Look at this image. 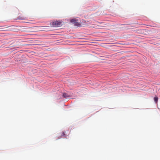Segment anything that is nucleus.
I'll use <instances>...</instances> for the list:
<instances>
[{"label": "nucleus", "mask_w": 160, "mask_h": 160, "mask_svg": "<svg viewBox=\"0 0 160 160\" xmlns=\"http://www.w3.org/2000/svg\"><path fill=\"white\" fill-rule=\"evenodd\" d=\"M51 26L53 27H58L62 25V22L60 21H55L51 22Z\"/></svg>", "instance_id": "obj_1"}, {"label": "nucleus", "mask_w": 160, "mask_h": 160, "mask_svg": "<svg viewBox=\"0 0 160 160\" xmlns=\"http://www.w3.org/2000/svg\"><path fill=\"white\" fill-rule=\"evenodd\" d=\"M26 18V17L23 16H19L18 17V19L19 20H25Z\"/></svg>", "instance_id": "obj_2"}, {"label": "nucleus", "mask_w": 160, "mask_h": 160, "mask_svg": "<svg viewBox=\"0 0 160 160\" xmlns=\"http://www.w3.org/2000/svg\"><path fill=\"white\" fill-rule=\"evenodd\" d=\"M77 20L76 19H72L70 20V22L72 23H76V21Z\"/></svg>", "instance_id": "obj_3"}, {"label": "nucleus", "mask_w": 160, "mask_h": 160, "mask_svg": "<svg viewBox=\"0 0 160 160\" xmlns=\"http://www.w3.org/2000/svg\"><path fill=\"white\" fill-rule=\"evenodd\" d=\"M74 24H75V25L76 26H77L78 27L81 26V24L80 23L78 22H77V21H76V23H75Z\"/></svg>", "instance_id": "obj_4"}, {"label": "nucleus", "mask_w": 160, "mask_h": 160, "mask_svg": "<svg viewBox=\"0 0 160 160\" xmlns=\"http://www.w3.org/2000/svg\"><path fill=\"white\" fill-rule=\"evenodd\" d=\"M155 102L157 103L158 102V98L157 97H155L154 98Z\"/></svg>", "instance_id": "obj_5"}, {"label": "nucleus", "mask_w": 160, "mask_h": 160, "mask_svg": "<svg viewBox=\"0 0 160 160\" xmlns=\"http://www.w3.org/2000/svg\"><path fill=\"white\" fill-rule=\"evenodd\" d=\"M62 96L63 97V98H66L68 97V95L67 93H64L63 94Z\"/></svg>", "instance_id": "obj_6"}, {"label": "nucleus", "mask_w": 160, "mask_h": 160, "mask_svg": "<svg viewBox=\"0 0 160 160\" xmlns=\"http://www.w3.org/2000/svg\"><path fill=\"white\" fill-rule=\"evenodd\" d=\"M63 136H64V135H65V134L64 132H62Z\"/></svg>", "instance_id": "obj_7"}, {"label": "nucleus", "mask_w": 160, "mask_h": 160, "mask_svg": "<svg viewBox=\"0 0 160 160\" xmlns=\"http://www.w3.org/2000/svg\"><path fill=\"white\" fill-rule=\"evenodd\" d=\"M102 24H103V25L105 24V23H103V22L102 23Z\"/></svg>", "instance_id": "obj_8"}]
</instances>
